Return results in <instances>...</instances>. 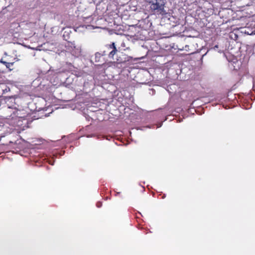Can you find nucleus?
<instances>
[{
	"label": "nucleus",
	"instance_id": "nucleus-7",
	"mask_svg": "<svg viewBox=\"0 0 255 255\" xmlns=\"http://www.w3.org/2000/svg\"><path fill=\"white\" fill-rule=\"evenodd\" d=\"M0 62L4 64L7 68L9 70H11V67L13 66V62H7L5 61H3L2 59L0 60Z\"/></svg>",
	"mask_w": 255,
	"mask_h": 255
},
{
	"label": "nucleus",
	"instance_id": "nucleus-12",
	"mask_svg": "<svg viewBox=\"0 0 255 255\" xmlns=\"http://www.w3.org/2000/svg\"><path fill=\"white\" fill-rule=\"evenodd\" d=\"M120 194V192H117L116 196H117L118 195H119Z\"/></svg>",
	"mask_w": 255,
	"mask_h": 255
},
{
	"label": "nucleus",
	"instance_id": "nucleus-17",
	"mask_svg": "<svg viewBox=\"0 0 255 255\" xmlns=\"http://www.w3.org/2000/svg\"><path fill=\"white\" fill-rule=\"evenodd\" d=\"M139 129L141 130H143V129H142V128H140Z\"/></svg>",
	"mask_w": 255,
	"mask_h": 255
},
{
	"label": "nucleus",
	"instance_id": "nucleus-4",
	"mask_svg": "<svg viewBox=\"0 0 255 255\" xmlns=\"http://www.w3.org/2000/svg\"><path fill=\"white\" fill-rule=\"evenodd\" d=\"M67 49L71 52L75 57H78L81 55V48L80 46H76L73 42H68L66 45Z\"/></svg>",
	"mask_w": 255,
	"mask_h": 255
},
{
	"label": "nucleus",
	"instance_id": "nucleus-2",
	"mask_svg": "<svg viewBox=\"0 0 255 255\" xmlns=\"http://www.w3.org/2000/svg\"><path fill=\"white\" fill-rule=\"evenodd\" d=\"M116 55H117L116 62L119 64L127 63L129 64L139 59L138 58H133L118 50Z\"/></svg>",
	"mask_w": 255,
	"mask_h": 255
},
{
	"label": "nucleus",
	"instance_id": "nucleus-11",
	"mask_svg": "<svg viewBox=\"0 0 255 255\" xmlns=\"http://www.w3.org/2000/svg\"><path fill=\"white\" fill-rule=\"evenodd\" d=\"M162 123H160V124L157 126V128H158L161 127V126H162Z\"/></svg>",
	"mask_w": 255,
	"mask_h": 255
},
{
	"label": "nucleus",
	"instance_id": "nucleus-1",
	"mask_svg": "<svg viewBox=\"0 0 255 255\" xmlns=\"http://www.w3.org/2000/svg\"><path fill=\"white\" fill-rule=\"evenodd\" d=\"M165 3V0H153L150 5V10L154 14L163 15L166 13Z\"/></svg>",
	"mask_w": 255,
	"mask_h": 255
},
{
	"label": "nucleus",
	"instance_id": "nucleus-16",
	"mask_svg": "<svg viewBox=\"0 0 255 255\" xmlns=\"http://www.w3.org/2000/svg\"><path fill=\"white\" fill-rule=\"evenodd\" d=\"M88 137H91V136L90 135H88L87 136Z\"/></svg>",
	"mask_w": 255,
	"mask_h": 255
},
{
	"label": "nucleus",
	"instance_id": "nucleus-9",
	"mask_svg": "<svg viewBox=\"0 0 255 255\" xmlns=\"http://www.w3.org/2000/svg\"><path fill=\"white\" fill-rule=\"evenodd\" d=\"M200 74H199L197 77H194V80H200V81H201V78H202V75H201V73L200 72L199 73Z\"/></svg>",
	"mask_w": 255,
	"mask_h": 255
},
{
	"label": "nucleus",
	"instance_id": "nucleus-8",
	"mask_svg": "<svg viewBox=\"0 0 255 255\" xmlns=\"http://www.w3.org/2000/svg\"><path fill=\"white\" fill-rule=\"evenodd\" d=\"M103 56L104 55L102 51L101 52H96L95 54V61L96 62H99L101 57Z\"/></svg>",
	"mask_w": 255,
	"mask_h": 255
},
{
	"label": "nucleus",
	"instance_id": "nucleus-15",
	"mask_svg": "<svg viewBox=\"0 0 255 255\" xmlns=\"http://www.w3.org/2000/svg\"><path fill=\"white\" fill-rule=\"evenodd\" d=\"M122 46H125V44H124V43H122Z\"/></svg>",
	"mask_w": 255,
	"mask_h": 255
},
{
	"label": "nucleus",
	"instance_id": "nucleus-5",
	"mask_svg": "<svg viewBox=\"0 0 255 255\" xmlns=\"http://www.w3.org/2000/svg\"><path fill=\"white\" fill-rule=\"evenodd\" d=\"M23 112V111H20L19 110H14L13 112V115H11V118H15V120H18V122L17 123L18 126H20L21 124L19 123L20 119H22L25 117V113H22Z\"/></svg>",
	"mask_w": 255,
	"mask_h": 255
},
{
	"label": "nucleus",
	"instance_id": "nucleus-14",
	"mask_svg": "<svg viewBox=\"0 0 255 255\" xmlns=\"http://www.w3.org/2000/svg\"><path fill=\"white\" fill-rule=\"evenodd\" d=\"M143 128H144L145 127H143ZM145 128H151V127H149V126H147V127H146Z\"/></svg>",
	"mask_w": 255,
	"mask_h": 255
},
{
	"label": "nucleus",
	"instance_id": "nucleus-6",
	"mask_svg": "<svg viewBox=\"0 0 255 255\" xmlns=\"http://www.w3.org/2000/svg\"><path fill=\"white\" fill-rule=\"evenodd\" d=\"M203 56V54H200L199 52H192V60L197 59V61H199V63H200Z\"/></svg>",
	"mask_w": 255,
	"mask_h": 255
},
{
	"label": "nucleus",
	"instance_id": "nucleus-13",
	"mask_svg": "<svg viewBox=\"0 0 255 255\" xmlns=\"http://www.w3.org/2000/svg\"><path fill=\"white\" fill-rule=\"evenodd\" d=\"M49 164H50L51 165H53L54 164L53 162L51 163V161H49Z\"/></svg>",
	"mask_w": 255,
	"mask_h": 255
},
{
	"label": "nucleus",
	"instance_id": "nucleus-10",
	"mask_svg": "<svg viewBox=\"0 0 255 255\" xmlns=\"http://www.w3.org/2000/svg\"><path fill=\"white\" fill-rule=\"evenodd\" d=\"M102 205V203L101 202H98L96 204V206L98 208H100Z\"/></svg>",
	"mask_w": 255,
	"mask_h": 255
},
{
	"label": "nucleus",
	"instance_id": "nucleus-3",
	"mask_svg": "<svg viewBox=\"0 0 255 255\" xmlns=\"http://www.w3.org/2000/svg\"><path fill=\"white\" fill-rule=\"evenodd\" d=\"M102 52L104 56L107 55L109 58L114 60V56L118 52V50L115 42H112L111 44L106 45L105 49Z\"/></svg>",
	"mask_w": 255,
	"mask_h": 255
}]
</instances>
